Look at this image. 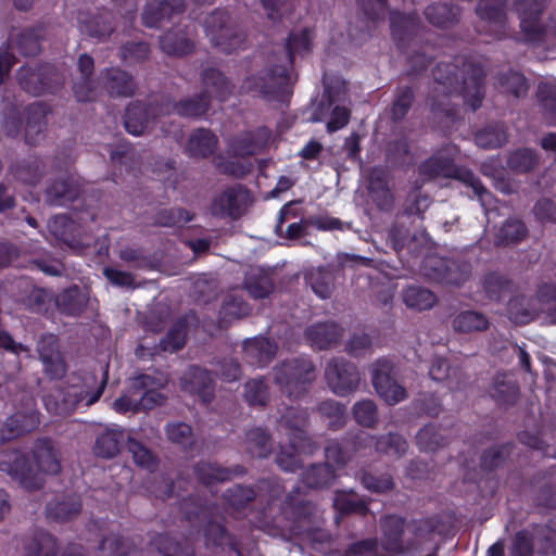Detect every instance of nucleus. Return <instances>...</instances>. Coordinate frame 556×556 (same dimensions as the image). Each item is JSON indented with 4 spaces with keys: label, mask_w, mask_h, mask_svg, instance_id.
<instances>
[{
    "label": "nucleus",
    "mask_w": 556,
    "mask_h": 556,
    "mask_svg": "<svg viewBox=\"0 0 556 556\" xmlns=\"http://www.w3.org/2000/svg\"><path fill=\"white\" fill-rule=\"evenodd\" d=\"M31 459L35 468L24 454L10 452L0 462V471L5 472L26 490H37L43 484V475H56L61 471L59 453L49 439L37 440L33 446Z\"/></svg>",
    "instance_id": "1"
},
{
    "label": "nucleus",
    "mask_w": 556,
    "mask_h": 556,
    "mask_svg": "<svg viewBox=\"0 0 556 556\" xmlns=\"http://www.w3.org/2000/svg\"><path fill=\"white\" fill-rule=\"evenodd\" d=\"M312 33L307 28L292 31L286 39V55L281 64L264 72L257 77H248L242 88L244 91L257 92L266 100L278 99L285 89L292 83L290 67L296 54H303L311 50Z\"/></svg>",
    "instance_id": "2"
},
{
    "label": "nucleus",
    "mask_w": 556,
    "mask_h": 556,
    "mask_svg": "<svg viewBox=\"0 0 556 556\" xmlns=\"http://www.w3.org/2000/svg\"><path fill=\"white\" fill-rule=\"evenodd\" d=\"M462 83H458V66L454 63H439L433 70L434 91L443 94L460 93L472 111L481 105L484 96V71L473 62H464L460 71Z\"/></svg>",
    "instance_id": "3"
},
{
    "label": "nucleus",
    "mask_w": 556,
    "mask_h": 556,
    "mask_svg": "<svg viewBox=\"0 0 556 556\" xmlns=\"http://www.w3.org/2000/svg\"><path fill=\"white\" fill-rule=\"evenodd\" d=\"M455 153L456 148L447 146L421 163L418 167L421 179L425 181L437 177H453L469 187L483 207L491 205L493 197L480 179L470 170L455 167Z\"/></svg>",
    "instance_id": "4"
},
{
    "label": "nucleus",
    "mask_w": 556,
    "mask_h": 556,
    "mask_svg": "<svg viewBox=\"0 0 556 556\" xmlns=\"http://www.w3.org/2000/svg\"><path fill=\"white\" fill-rule=\"evenodd\" d=\"M93 377H75L45 397L46 408L54 415H70L80 406L89 407L101 397L106 386V372L96 390H91Z\"/></svg>",
    "instance_id": "5"
},
{
    "label": "nucleus",
    "mask_w": 556,
    "mask_h": 556,
    "mask_svg": "<svg viewBox=\"0 0 556 556\" xmlns=\"http://www.w3.org/2000/svg\"><path fill=\"white\" fill-rule=\"evenodd\" d=\"M308 414L305 409L288 407L279 420L280 430L289 438L291 452L281 450L276 456L277 465L285 471L293 472L298 469L299 453H313L314 446L305 434Z\"/></svg>",
    "instance_id": "6"
},
{
    "label": "nucleus",
    "mask_w": 556,
    "mask_h": 556,
    "mask_svg": "<svg viewBox=\"0 0 556 556\" xmlns=\"http://www.w3.org/2000/svg\"><path fill=\"white\" fill-rule=\"evenodd\" d=\"M274 380L288 396L298 399L307 391L315 379V368L311 361L293 358L277 365L273 371Z\"/></svg>",
    "instance_id": "7"
},
{
    "label": "nucleus",
    "mask_w": 556,
    "mask_h": 556,
    "mask_svg": "<svg viewBox=\"0 0 556 556\" xmlns=\"http://www.w3.org/2000/svg\"><path fill=\"white\" fill-rule=\"evenodd\" d=\"M556 302V283H543L535 298L510 296L507 304L508 318L515 324H528L544 309L545 304Z\"/></svg>",
    "instance_id": "8"
},
{
    "label": "nucleus",
    "mask_w": 556,
    "mask_h": 556,
    "mask_svg": "<svg viewBox=\"0 0 556 556\" xmlns=\"http://www.w3.org/2000/svg\"><path fill=\"white\" fill-rule=\"evenodd\" d=\"M204 29L211 42L225 53L241 48L243 37L231 25L225 11H215L206 17Z\"/></svg>",
    "instance_id": "9"
},
{
    "label": "nucleus",
    "mask_w": 556,
    "mask_h": 556,
    "mask_svg": "<svg viewBox=\"0 0 556 556\" xmlns=\"http://www.w3.org/2000/svg\"><path fill=\"white\" fill-rule=\"evenodd\" d=\"M393 364L387 358L378 359L371 367V382L377 394L389 405L407 397L406 390L393 378Z\"/></svg>",
    "instance_id": "10"
},
{
    "label": "nucleus",
    "mask_w": 556,
    "mask_h": 556,
    "mask_svg": "<svg viewBox=\"0 0 556 556\" xmlns=\"http://www.w3.org/2000/svg\"><path fill=\"white\" fill-rule=\"evenodd\" d=\"M325 378L330 390L339 396L356 391L361 382L356 367L342 358H333L327 364Z\"/></svg>",
    "instance_id": "11"
},
{
    "label": "nucleus",
    "mask_w": 556,
    "mask_h": 556,
    "mask_svg": "<svg viewBox=\"0 0 556 556\" xmlns=\"http://www.w3.org/2000/svg\"><path fill=\"white\" fill-rule=\"evenodd\" d=\"M545 0H514L513 9L520 20V29L523 39L529 42L539 41L546 29L540 22Z\"/></svg>",
    "instance_id": "12"
},
{
    "label": "nucleus",
    "mask_w": 556,
    "mask_h": 556,
    "mask_svg": "<svg viewBox=\"0 0 556 556\" xmlns=\"http://www.w3.org/2000/svg\"><path fill=\"white\" fill-rule=\"evenodd\" d=\"M249 192L242 186H235L225 189L215 197L211 204V213L217 217H240L248 205Z\"/></svg>",
    "instance_id": "13"
},
{
    "label": "nucleus",
    "mask_w": 556,
    "mask_h": 556,
    "mask_svg": "<svg viewBox=\"0 0 556 556\" xmlns=\"http://www.w3.org/2000/svg\"><path fill=\"white\" fill-rule=\"evenodd\" d=\"M167 384V377L163 374L154 376L143 374L132 379V390L138 391L141 409H152L165 402V396L160 392Z\"/></svg>",
    "instance_id": "14"
},
{
    "label": "nucleus",
    "mask_w": 556,
    "mask_h": 556,
    "mask_svg": "<svg viewBox=\"0 0 556 556\" xmlns=\"http://www.w3.org/2000/svg\"><path fill=\"white\" fill-rule=\"evenodd\" d=\"M37 353L43 371L51 379H60L66 372V364L60 353L59 340L54 334H43L37 342Z\"/></svg>",
    "instance_id": "15"
},
{
    "label": "nucleus",
    "mask_w": 556,
    "mask_h": 556,
    "mask_svg": "<svg viewBox=\"0 0 556 556\" xmlns=\"http://www.w3.org/2000/svg\"><path fill=\"white\" fill-rule=\"evenodd\" d=\"M505 2L506 0H479L476 8L477 14L483 23L480 26L481 29L493 34L497 38L505 34Z\"/></svg>",
    "instance_id": "16"
},
{
    "label": "nucleus",
    "mask_w": 556,
    "mask_h": 556,
    "mask_svg": "<svg viewBox=\"0 0 556 556\" xmlns=\"http://www.w3.org/2000/svg\"><path fill=\"white\" fill-rule=\"evenodd\" d=\"M180 388L186 393L198 395L203 403L213 399V379L206 369L189 367L180 379Z\"/></svg>",
    "instance_id": "17"
},
{
    "label": "nucleus",
    "mask_w": 556,
    "mask_h": 556,
    "mask_svg": "<svg viewBox=\"0 0 556 556\" xmlns=\"http://www.w3.org/2000/svg\"><path fill=\"white\" fill-rule=\"evenodd\" d=\"M424 275L433 281L446 285H460L465 280L464 274H458L455 263L438 256H428L422 264Z\"/></svg>",
    "instance_id": "18"
},
{
    "label": "nucleus",
    "mask_w": 556,
    "mask_h": 556,
    "mask_svg": "<svg viewBox=\"0 0 556 556\" xmlns=\"http://www.w3.org/2000/svg\"><path fill=\"white\" fill-rule=\"evenodd\" d=\"M382 532L381 548L388 556L403 552L402 535L405 530V519L397 515H388L380 519Z\"/></svg>",
    "instance_id": "19"
},
{
    "label": "nucleus",
    "mask_w": 556,
    "mask_h": 556,
    "mask_svg": "<svg viewBox=\"0 0 556 556\" xmlns=\"http://www.w3.org/2000/svg\"><path fill=\"white\" fill-rule=\"evenodd\" d=\"M270 138L269 129L260 127L231 139L229 151L237 156L253 155L265 147Z\"/></svg>",
    "instance_id": "20"
},
{
    "label": "nucleus",
    "mask_w": 556,
    "mask_h": 556,
    "mask_svg": "<svg viewBox=\"0 0 556 556\" xmlns=\"http://www.w3.org/2000/svg\"><path fill=\"white\" fill-rule=\"evenodd\" d=\"M201 94L208 101L223 102L232 92V85L225 75L216 68H206L201 74Z\"/></svg>",
    "instance_id": "21"
},
{
    "label": "nucleus",
    "mask_w": 556,
    "mask_h": 556,
    "mask_svg": "<svg viewBox=\"0 0 556 556\" xmlns=\"http://www.w3.org/2000/svg\"><path fill=\"white\" fill-rule=\"evenodd\" d=\"M184 9V0H151L144 8L142 22L147 27H159L165 18L181 13Z\"/></svg>",
    "instance_id": "22"
},
{
    "label": "nucleus",
    "mask_w": 556,
    "mask_h": 556,
    "mask_svg": "<svg viewBox=\"0 0 556 556\" xmlns=\"http://www.w3.org/2000/svg\"><path fill=\"white\" fill-rule=\"evenodd\" d=\"M277 344L264 337H254L243 342V352L253 366H266L276 355Z\"/></svg>",
    "instance_id": "23"
},
{
    "label": "nucleus",
    "mask_w": 556,
    "mask_h": 556,
    "mask_svg": "<svg viewBox=\"0 0 556 556\" xmlns=\"http://www.w3.org/2000/svg\"><path fill=\"white\" fill-rule=\"evenodd\" d=\"M40 424L39 414L29 408L11 415L2 428L1 440H9L36 429Z\"/></svg>",
    "instance_id": "24"
},
{
    "label": "nucleus",
    "mask_w": 556,
    "mask_h": 556,
    "mask_svg": "<svg viewBox=\"0 0 556 556\" xmlns=\"http://www.w3.org/2000/svg\"><path fill=\"white\" fill-rule=\"evenodd\" d=\"M368 192L379 210L392 208L394 198L388 187L387 173L382 168H372L369 175Z\"/></svg>",
    "instance_id": "25"
},
{
    "label": "nucleus",
    "mask_w": 556,
    "mask_h": 556,
    "mask_svg": "<svg viewBox=\"0 0 556 556\" xmlns=\"http://www.w3.org/2000/svg\"><path fill=\"white\" fill-rule=\"evenodd\" d=\"M148 110L143 105L136 103L130 104L126 109L125 113V128L127 132L134 136H140L144 134L149 128L152 129L151 121L148 119ZM153 124H160V128L163 130V126L165 124V121H163L162 116H154Z\"/></svg>",
    "instance_id": "26"
},
{
    "label": "nucleus",
    "mask_w": 556,
    "mask_h": 556,
    "mask_svg": "<svg viewBox=\"0 0 556 556\" xmlns=\"http://www.w3.org/2000/svg\"><path fill=\"white\" fill-rule=\"evenodd\" d=\"M77 65L80 73V78L74 84V94L79 102L91 101L96 97V88L93 86V81L91 80L94 65L93 59L90 55L84 53L79 56Z\"/></svg>",
    "instance_id": "27"
},
{
    "label": "nucleus",
    "mask_w": 556,
    "mask_h": 556,
    "mask_svg": "<svg viewBox=\"0 0 556 556\" xmlns=\"http://www.w3.org/2000/svg\"><path fill=\"white\" fill-rule=\"evenodd\" d=\"M306 340L318 350L329 349L341 338L338 326L333 323L316 324L305 331Z\"/></svg>",
    "instance_id": "28"
},
{
    "label": "nucleus",
    "mask_w": 556,
    "mask_h": 556,
    "mask_svg": "<svg viewBox=\"0 0 556 556\" xmlns=\"http://www.w3.org/2000/svg\"><path fill=\"white\" fill-rule=\"evenodd\" d=\"M25 556H56V541L55 539L45 531H38L26 543ZM63 556H84L78 551H68Z\"/></svg>",
    "instance_id": "29"
},
{
    "label": "nucleus",
    "mask_w": 556,
    "mask_h": 556,
    "mask_svg": "<svg viewBox=\"0 0 556 556\" xmlns=\"http://www.w3.org/2000/svg\"><path fill=\"white\" fill-rule=\"evenodd\" d=\"M47 72L42 70H30L21 67L18 71V81L21 87L34 96H40L46 92H53L54 87L46 81L48 79Z\"/></svg>",
    "instance_id": "30"
},
{
    "label": "nucleus",
    "mask_w": 556,
    "mask_h": 556,
    "mask_svg": "<svg viewBox=\"0 0 556 556\" xmlns=\"http://www.w3.org/2000/svg\"><path fill=\"white\" fill-rule=\"evenodd\" d=\"M58 308L71 316L79 315L88 303V294L77 286L63 290L55 300Z\"/></svg>",
    "instance_id": "31"
},
{
    "label": "nucleus",
    "mask_w": 556,
    "mask_h": 556,
    "mask_svg": "<svg viewBox=\"0 0 556 556\" xmlns=\"http://www.w3.org/2000/svg\"><path fill=\"white\" fill-rule=\"evenodd\" d=\"M217 146V137L208 129L200 128L189 138L186 150L192 157H206Z\"/></svg>",
    "instance_id": "32"
},
{
    "label": "nucleus",
    "mask_w": 556,
    "mask_h": 556,
    "mask_svg": "<svg viewBox=\"0 0 556 556\" xmlns=\"http://www.w3.org/2000/svg\"><path fill=\"white\" fill-rule=\"evenodd\" d=\"M104 87L112 97H131L135 92L132 77L119 68L106 70Z\"/></svg>",
    "instance_id": "33"
},
{
    "label": "nucleus",
    "mask_w": 556,
    "mask_h": 556,
    "mask_svg": "<svg viewBox=\"0 0 556 556\" xmlns=\"http://www.w3.org/2000/svg\"><path fill=\"white\" fill-rule=\"evenodd\" d=\"M78 194L79 187L70 178L55 180L46 191L47 201L58 206L74 201Z\"/></svg>",
    "instance_id": "34"
},
{
    "label": "nucleus",
    "mask_w": 556,
    "mask_h": 556,
    "mask_svg": "<svg viewBox=\"0 0 556 556\" xmlns=\"http://www.w3.org/2000/svg\"><path fill=\"white\" fill-rule=\"evenodd\" d=\"M123 441L122 430L106 429L97 435L93 453L102 458H113L119 453Z\"/></svg>",
    "instance_id": "35"
},
{
    "label": "nucleus",
    "mask_w": 556,
    "mask_h": 556,
    "mask_svg": "<svg viewBox=\"0 0 556 556\" xmlns=\"http://www.w3.org/2000/svg\"><path fill=\"white\" fill-rule=\"evenodd\" d=\"M491 396L500 405L514 404L519 395V389L510 375L501 374L494 378Z\"/></svg>",
    "instance_id": "36"
},
{
    "label": "nucleus",
    "mask_w": 556,
    "mask_h": 556,
    "mask_svg": "<svg viewBox=\"0 0 556 556\" xmlns=\"http://www.w3.org/2000/svg\"><path fill=\"white\" fill-rule=\"evenodd\" d=\"M27 115L25 138L27 143L35 144L39 140L46 124L45 106L39 102L34 103L28 106Z\"/></svg>",
    "instance_id": "37"
},
{
    "label": "nucleus",
    "mask_w": 556,
    "mask_h": 556,
    "mask_svg": "<svg viewBox=\"0 0 556 556\" xmlns=\"http://www.w3.org/2000/svg\"><path fill=\"white\" fill-rule=\"evenodd\" d=\"M402 298L407 307L416 311L429 309L437 302V296L433 292L428 289L415 286L403 290Z\"/></svg>",
    "instance_id": "38"
},
{
    "label": "nucleus",
    "mask_w": 556,
    "mask_h": 556,
    "mask_svg": "<svg viewBox=\"0 0 556 556\" xmlns=\"http://www.w3.org/2000/svg\"><path fill=\"white\" fill-rule=\"evenodd\" d=\"M452 327L457 332H473L483 331L489 327L486 317L475 311H465L457 314L453 321Z\"/></svg>",
    "instance_id": "39"
},
{
    "label": "nucleus",
    "mask_w": 556,
    "mask_h": 556,
    "mask_svg": "<svg viewBox=\"0 0 556 556\" xmlns=\"http://www.w3.org/2000/svg\"><path fill=\"white\" fill-rule=\"evenodd\" d=\"M244 444L251 457H267L271 451L269 437L262 428L249 430Z\"/></svg>",
    "instance_id": "40"
},
{
    "label": "nucleus",
    "mask_w": 556,
    "mask_h": 556,
    "mask_svg": "<svg viewBox=\"0 0 556 556\" xmlns=\"http://www.w3.org/2000/svg\"><path fill=\"white\" fill-rule=\"evenodd\" d=\"M334 478L333 468L328 464L312 466L302 475L303 483L311 489L328 486Z\"/></svg>",
    "instance_id": "41"
},
{
    "label": "nucleus",
    "mask_w": 556,
    "mask_h": 556,
    "mask_svg": "<svg viewBox=\"0 0 556 556\" xmlns=\"http://www.w3.org/2000/svg\"><path fill=\"white\" fill-rule=\"evenodd\" d=\"M528 230L519 219H507L498 229L495 243L497 245L516 244L527 237Z\"/></svg>",
    "instance_id": "42"
},
{
    "label": "nucleus",
    "mask_w": 556,
    "mask_h": 556,
    "mask_svg": "<svg viewBox=\"0 0 556 556\" xmlns=\"http://www.w3.org/2000/svg\"><path fill=\"white\" fill-rule=\"evenodd\" d=\"M370 442H375V448L378 453L394 455L400 457L408 448L406 440L395 433H389L379 438L368 435Z\"/></svg>",
    "instance_id": "43"
},
{
    "label": "nucleus",
    "mask_w": 556,
    "mask_h": 556,
    "mask_svg": "<svg viewBox=\"0 0 556 556\" xmlns=\"http://www.w3.org/2000/svg\"><path fill=\"white\" fill-rule=\"evenodd\" d=\"M513 287L511 281L496 273L488 274L483 280V288L486 295L495 301L503 300L507 295H510Z\"/></svg>",
    "instance_id": "44"
},
{
    "label": "nucleus",
    "mask_w": 556,
    "mask_h": 556,
    "mask_svg": "<svg viewBox=\"0 0 556 556\" xmlns=\"http://www.w3.org/2000/svg\"><path fill=\"white\" fill-rule=\"evenodd\" d=\"M211 101L200 93L193 99H186L174 104L172 110L180 116L201 117L207 113Z\"/></svg>",
    "instance_id": "45"
},
{
    "label": "nucleus",
    "mask_w": 556,
    "mask_h": 556,
    "mask_svg": "<svg viewBox=\"0 0 556 556\" xmlns=\"http://www.w3.org/2000/svg\"><path fill=\"white\" fill-rule=\"evenodd\" d=\"M160 46L162 51L168 55H184L192 50L193 42L184 36L169 31L161 38Z\"/></svg>",
    "instance_id": "46"
},
{
    "label": "nucleus",
    "mask_w": 556,
    "mask_h": 556,
    "mask_svg": "<svg viewBox=\"0 0 556 556\" xmlns=\"http://www.w3.org/2000/svg\"><path fill=\"white\" fill-rule=\"evenodd\" d=\"M427 20L434 26L445 27L457 21L458 10L447 4L429 5L425 12Z\"/></svg>",
    "instance_id": "47"
},
{
    "label": "nucleus",
    "mask_w": 556,
    "mask_h": 556,
    "mask_svg": "<svg viewBox=\"0 0 556 556\" xmlns=\"http://www.w3.org/2000/svg\"><path fill=\"white\" fill-rule=\"evenodd\" d=\"M250 306L240 298L228 296L219 311L220 323L229 324L235 319L242 318L250 313Z\"/></svg>",
    "instance_id": "48"
},
{
    "label": "nucleus",
    "mask_w": 556,
    "mask_h": 556,
    "mask_svg": "<svg viewBox=\"0 0 556 556\" xmlns=\"http://www.w3.org/2000/svg\"><path fill=\"white\" fill-rule=\"evenodd\" d=\"M187 334V324L185 319L177 320L167 332L166 337L161 340V350L165 352H176L185 345Z\"/></svg>",
    "instance_id": "49"
},
{
    "label": "nucleus",
    "mask_w": 556,
    "mask_h": 556,
    "mask_svg": "<svg viewBox=\"0 0 556 556\" xmlns=\"http://www.w3.org/2000/svg\"><path fill=\"white\" fill-rule=\"evenodd\" d=\"M333 506L341 514L356 513L366 515L369 510L365 501L356 498L352 493L346 492L336 493Z\"/></svg>",
    "instance_id": "50"
},
{
    "label": "nucleus",
    "mask_w": 556,
    "mask_h": 556,
    "mask_svg": "<svg viewBox=\"0 0 556 556\" xmlns=\"http://www.w3.org/2000/svg\"><path fill=\"white\" fill-rule=\"evenodd\" d=\"M81 508V504L77 498L59 502L54 505L49 504L47 507V515L50 519L55 521H67L76 516Z\"/></svg>",
    "instance_id": "51"
},
{
    "label": "nucleus",
    "mask_w": 556,
    "mask_h": 556,
    "mask_svg": "<svg viewBox=\"0 0 556 556\" xmlns=\"http://www.w3.org/2000/svg\"><path fill=\"white\" fill-rule=\"evenodd\" d=\"M48 229L55 239L70 243L73 239L75 224L67 215H55L48 222Z\"/></svg>",
    "instance_id": "52"
},
{
    "label": "nucleus",
    "mask_w": 556,
    "mask_h": 556,
    "mask_svg": "<svg viewBox=\"0 0 556 556\" xmlns=\"http://www.w3.org/2000/svg\"><path fill=\"white\" fill-rule=\"evenodd\" d=\"M244 287L254 299L267 298L274 291V282L266 274H257L247 278Z\"/></svg>",
    "instance_id": "53"
},
{
    "label": "nucleus",
    "mask_w": 556,
    "mask_h": 556,
    "mask_svg": "<svg viewBox=\"0 0 556 556\" xmlns=\"http://www.w3.org/2000/svg\"><path fill=\"white\" fill-rule=\"evenodd\" d=\"M475 140L476 143L483 149H494L506 142L507 135L502 126H494L478 131Z\"/></svg>",
    "instance_id": "54"
},
{
    "label": "nucleus",
    "mask_w": 556,
    "mask_h": 556,
    "mask_svg": "<svg viewBox=\"0 0 556 556\" xmlns=\"http://www.w3.org/2000/svg\"><path fill=\"white\" fill-rule=\"evenodd\" d=\"M198 479L206 484H213L216 481L223 482L230 478V470L216 467L210 463H200L194 468Z\"/></svg>",
    "instance_id": "55"
},
{
    "label": "nucleus",
    "mask_w": 556,
    "mask_h": 556,
    "mask_svg": "<svg viewBox=\"0 0 556 556\" xmlns=\"http://www.w3.org/2000/svg\"><path fill=\"white\" fill-rule=\"evenodd\" d=\"M356 422L363 427L371 428L378 420L377 406L371 400L358 401L353 406Z\"/></svg>",
    "instance_id": "56"
},
{
    "label": "nucleus",
    "mask_w": 556,
    "mask_h": 556,
    "mask_svg": "<svg viewBox=\"0 0 556 556\" xmlns=\"http://www.w3.org/2000/svg\"><path fill=\"white\" fill-rule=\"evenodd\" d=\"M154 544L164 556H194L193 549L187 543L181 544L165 534L159 535Z\"/></svg>",
    "instance_id": "57"
},
{
    "label": "nucleus",
    "mask_w": 556,
    "mask_h": 556,
    "mask_svg": "<svg viewBox=\"0 0 556 556\" xmlns=\"http://www.w3.org/2000/svg\"><path fill=\"white\" fill-rule=\"evenodd\" d=\"M500 86L503 91L511 93L516 98L526 94L529 88L525 76L515 71H510L506 75L501 76Z\"/></svg>",
    "instance_id": "58"
},
{
    "label": "nucleus",
    "mask_w": 556,
    "mask_h": 556,
    "mask_svg": "<svg viewBox=\"0 0 556 556\" xmlns=\"http://www.w3.org/2000/svg\"><path fill=\"white\" fill-rule=\"evenodd\" d=\"M417 16L416 15H402L399 12H391L390 23L391 33L394 40L399 43L401 40L402 33L413 34L416 28Z\"/></svg>",
    "instance_id": "59"
},
{
    "label": "nucleus",
    "mask_w": 556,
    "mask_h": 556,
    "mask_svg": "<svg viewBox=\"0 0 556 556\" xmlns=\"http://www.w3.org/2000/svg\"><path fill=\"white\" fill-rule=\"evenodd\" d=\"M128 452L132 455L135 464L150 471L156 466L154 455L140 442L130 439L127 444Z\"/></svg>",
    "instance_id": "60"
},
{
    "label": "nucleus",
    "mask_w": 556,
    "mask_h": 556,
    "mask_svg": "<svg viewBox=\"0 0 556 556\" xmlns=\"http://www.w3.org/2000/svg\"><path fill=\"white\" fill-rule=\"evenodd\" d=\"M79 27L81 33L88 34L90 37L104 38L112 33V27L108 17L99 16L85 21L79 17Z\"/></svg>",
    "instance_id": "61"
},
{
    "label": "nucleus",
    "mask_w": 556,
    "mask_h": 556,
    "mask_svg": "<svg viewBox=\"0 0 556 556\" xmlns=\"http://www.w3.org/2000/svg\"><path fill=\"white\" fill-rule=\"evenodd\" d=\"M129 542L119 535L110 533L104 535L99 544V549L108 552L111 556H126L129 554Z\"/></svg>",
    "instance_id": "62"
},
{
    "label": "nucleus",
    "mask_w": 556,
    "mask_h": 556,
    "mask_svg": "<svg viewBox=\"0 0 556 556\" xmlns=\"http://www.w3.org/2000/svg\"><path fill=\"white\" fill-rule=\"evenodd\" d=\"M539 97L542 103L543 115L549 124H556V90L541 85Z\"/></svg>",
    "instance_id": "63"
},
{
    "label": "nucleus",
    "mask_w": 556,
    "mask_h": 556,
    "mask_svg": "<svg viewBox=\"0 0 556 556\" xmlns=\"http://www.w3.org/2000/svg\"><path fill=\"white\" fill-rule=\"evenodd\" d=\"M346 556H388V554L379 546L377 540L367 539L350 545Z\"/></svg>",
    "instance_id": "64"
}]
</instances>
